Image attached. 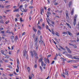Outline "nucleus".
Returning a JSON list of instances; mask_svg holds the SVG:
<instances>
[{"instance_id":"f257e3e1","label":"nucleus","mask_w":79,"mask_h":79,"mask_svg":"<svg viewBox=\"0 0 79 79\" xmlns=\"http://www.w3.org/2000/svg\"><path fill=\"white\" fill-rule=\"evenodd\" d=\"M37 39H38V37H36L35 42V46L36 47V50H38V47H39V45H37Z\"/></svg>"},{"instance_id":"f03ea898","label":"nucleus","mask_w":79,"mask_h":79,"mask_svg":"<svg viewBox=\"0 0 79 79\" xmlns=\"http://www.w3.org/2000/svg\"><path fill=\"white\" fill-rule=\"evenodd\" d=\"M40 40L39 41L40 44H44V41L42 40V36H40Z\"/></svg>"},{"instance_id":"7ed1b4c3","label":"nucleus","mask_w":79,"mask_h":79,"mask_svg":"<svg viewBox=\"0 0 79 79\" xmlns=\"http://www.w3.org/2000/svg\"><path fill=\"white\" fill-rule=\"evenodd\" d=\"M24 56H26V58L27 59H28V58L27 57V51H25V52H24Z\"/></svg>"},{"instance_id":"20e7f679","label":"nucleus","mask_w":79,"mask_h":79,"mask_svg":"<svg viewBox=\"0 0 79 79\" xmlns=\"http://www.w3.org/2000/svg\"><path fill=\"white\" fill-rule=\"evenodd\" d=\"M65 13L66 18L68 19L69 18V13H68V11L67 10H65Z\"/></svg>"},{"instance_id":"39448f33","label":"nucleus","mask_w":79,"mask_h":79,"mask_svg":"<svg viewBox=\"0 0 79 79\" xmlns=\"http://www.w3.org/2000/svg\"><path fill=\"white\" fill-rule=\"evenodd\" d=\"M76 57H77L76 56H74L73 57H70V58L72 59H75L78 60H79V58H76Z\"/></svg>"},{"instance_id":"423d86ee","label":"nucleus","mask_w":79,"mask_h":79,"mask_svg":"<svg viewBox=\"0 0 79 79\" xmlns=\"http://www.w3.org/2000/svg\"><path fill=\"white\" fill-rule=\"evenodd\" d=\"M76 19H74L73 20V25L74 26L76 25Z\"/></svg>"},{"instance_id":"0eeeda50","label":"nucleus","mask_w":79,"mask_h":79,"mask_svg":"<svg viewBox=\"0 0 79 79\" xmlns=\"http://www.w3.org/2000/svg\"><path fill=\"white\" fill-rule=\"evenodd\" d=\"M69 72V71L65 70V75H67L68 76H69V74H68Z\"/></svg>"},{"instance_id":"6e6552de","label":"nucleus","mask_w":79,"mask_h":79,"mask_svg":"<svg viewBox=\"0 0 79 79\" xmlns=\"http://www.w3.org/2000/svg\"><path fill=\"white\" fill-rule=\"evenodd\" d=\"M19 9H16L13 10V12H18Z\"/></svg>"},{"instance_id":"1a4fd4ad","label":"nucleus","mask_w":79,"mask_h":79,"mask_svg":"<svg viewBox=\"0 0 79 79\" xmlns=\"http://www.w3.org/2000/svg\"><path fill=\"white\" fill-rule=\"evenodd\" d=\"M66 56H69V58H71V57H72V56L71 54H66Z\"/></svg>"},{"instance_id":"9d476101","label":"nucleus","mask_w":79,"mask_h":79,"mask_svg":"<svg viewBox=\"0 0 79 79\" xmlns=\"http://www.w3.org/2000/svg\"><path fill=\"white\" fill-rule=\"evenodd\" d=\"M66 24L68 26V27H69V28H70V29H71V25H70V24H69L68 23H66Z\"/></svg>"},{"instance_id":"9b49d317","label":"nucleus","mask_w":79,"mask_h":79,"mask_svg":"<svg viewBox=\"0 0 79 79\" xmlns=\"http://www.w3.org/2000/svg\"><path fill=\"white\" fill-rule=\"evenodd\" d=\"M70 13L71 15H73L74 14V9H73L70 12Z\"/></svg>"},{"instance_id":"f8f14e48","label":"nucleus","mask_w":79,"mask_h":79,"mask_svg":"<svg viewBox=\"0 0 79 79\" xmlns=\"http://www.w3.org/2000/svg\"><path fill=\"white\" fill-rule=\"evenodd\" d=\"M55 34L57 35V36H58L59 37L60 36V34H59V33H58V32H56L55 33Z\"/></svg>"},{"instance_id":"ddd939ff","label":"nucleus","mask_w":79,"mask_h":79,"mask_svg":"<svg viewBox=\"0 0 79 79\" xmlns=\"http://www.w3.org/2000/svg\"><path fill=\"white\" fill-rule=\"evenodd\" d=\"M72 4V2H70L69 4V8H70V7H71V5Z\"/></svg>"},{"instance_id":"4468645a","label":"nucleus","mask_w":79,"mask_h":79,"mask_svg":"<svg viewBox=\"0 0 79 79\" xmlns=\"http://www.w3.org/2000/svg\"><path fill=\"white\" fill-rule=\"evenodd\" d=\"M73 60H71L69 61H68L67 63H73Z\"/></svg>"},{"instance_id":"2eb2a0df","label":"nucleus","mask_w":79,"mask_h":79,"mask_svg":"<svg viewBox=\"0 0 79 79\" xmlns=\"http://www.w3.org/2000/svg\"><path fill=\"white\" fill-rule=\"evenodd\" d=\"M67 51L69 53H71V51L70 50V49H69L67 50Z\"/></svg>"},{"instance_id":"dca6fc26","label":"nucleus","mask_w":79,"mask_h":79,"mask_svg":"<svg viewBox=\"0 0 79 79\" xmlns=\"http://www.w3.org/2000/svg\"><path fill=\"white\" fill-rule=\"evenodd\" d=\"M35 57V60H39V57H38V56H36Z\"/></svg>"},{"instance_id":"f3484780","label":"nucleus","mask_w":79,"mask_h":79,"mask_svg":"<svg viewBox=\"0 0 79 79\" xmlns=\"http://www.w3.org/2000/svg\"><path fill=\"white\" fill-rule=\"evenodd\" d=\"M44 61H45V63H46V64H47V60L46 58H44Z\"/></svg>"},{"instance_id":"a211bd4d","label":"nucleus","mask_w":79,"mask_h":79,"mask_svg":"<svg viewBox=\"0 0 79 79\" xmlns=\"http://www.w3.org/2000/svg\"><path fill=\"white\" fill-rule=\"evenodd\" d=\"M76 42V40H70L71 43H72L73 42Z\"/></svg>"},{"instance_id":"6ab92c4d","label":"nucleus","mask_w":79,"mask_h":79,"mask_svg":"<svg viewBox=\"0 0 79 79\" xmlns=\"http://www.w3.org/2000/svg\"><path fill=\"white\" fill-rule=\"evenodd\" d=\"M39 62H42L43 61H42V58H40L39 60Z\"/></svg>"},{"instance_id":"aec40b11","label":"nucleus","mask_w":79,"mask_h":79,"mask_svg":"<svg viewBox=\"0 0 79 79\" xmlns=\"http://www.w3.org/2000/svg\"><path fill=\"white\" fill-rule=\"evenodd\" d=\"M33 31H34V32H37V30L34 28V27H33Z\"/></svg>"},{"instance_id":"412c9836","label":"nucleus","mask_w":79,"mask_h":79,"mask_svg":"<svg viewBox=\"0 0 79 79\" xmlns=\"http://www.w3.org/2000/svg\"><path fill=\"white\" fill-rule=\"evenodd\" d=\"M37 33L38 35H40V33H41V32H40V30H39L38 31Z\"/></svg>"},{"instance_id":"4be33fe9","label":"nucleus","mask_w":79,"mask_h":79,"mask_svg":"<svg viewBox=\"0 0 79 79\" xmlns=\"http://www.w3.org/2000/svg\"><path fill=\"white\" fill-rule=\"evenodd\" d=\"M47 18H48V17H49V12H47Z\"/></svg>"},{"instance_id":"5701e85b","label":"nucleus","mask_w":79,"mask_h":79,"mask_svg":"<svg viewBox=\"0 0 79 79\" xmlns=\"http://www.w3.org/2000/svg\"><path fill=\"white\" fill-rule=\"evenodd\" d=\"M61 75L62 76H63L64 78H65V76H64V73H62L61 74Z\"/></svg>"},{"instance_id":"b1692460","label":"nucleus","mask_w":79,"mask_h":79,"mask_svg":"<svg viewBox=\"0 0 79 79\" xmlns=\"http://www.w3.org/2000/svg\"><path fill=\"white\" fill-rule=\"evenodd\" d=\"M23 10H21V11L22 12H24V11L25 13H26V12L27 11L26 10H25L24 9H23Z\"/></svg>"},{"instance_id":"393cba45","label":"nucleus","mask_w":79,"mask_h":79,"mask_svg":"<svg viewBox=\"0 0 79 79\" xmlns=\"http://www.w3.org/2000/svg\"><path fill=\"white\" fill-rule=\"evenodd\" d=\"M10 39L12 40H13V39H14V36H11V37H10Z\"/></svg>"},{"instance_id":"a878e982","label":"nucleus","mask_w":79,"mask_h":79,"mask_svg":"<svg viewBox=\"0 0 79 79\" xmlns=\"http://www.w3.org/2000/svg\"><path fill=\"white\" fill-rule=\"evenodd\" d=\"M60 47V48H61V49H62V50H65V49L64 48H63V47H62V46H59Z\"/></svg>"},{"instance_id":"bb28decb","label":"nucleus","mask_w":79,"mask_h":79,"mask_svg":"<svg viewBox=\"0 0 79 79\" xmlns=\"http://www.w3.org/2000/svg\"><path fill=\"white\" fill-rule=\"evenodd\" d=\"M52 34L53 35H55V33H54V31H53V30H52Z\"/></svg>"},{"instance_id":"cd10ccee","label":"nucleus","mask_w":79,"mask_h":79,"mask_svg":"<svg viewBox=\"0 0 79 79\" xmlns=\"http://www.w3.org/2000/svg\"><path fill=\"white\" fill-rule=\"evenodd\" d=\"M68 33H69V35L70 36H71V35H72V34L69 32V31H68Z\"/></svg>"},{"instance_id":"c85d7f7f","label":"nucleus","mask_w":79,"mask_h":79,"mask_svg":"<svg viewBox=\"0 0 79 79\" xmlns=\"http://www.w3.org/2000/svg\"><path fill=\"white\" fill-rule=\"evenodd\" d=\"M5 58H7V59H8V58H9V56H8V55H6V57Z\"/></svg>"},{"instance_id":"c756f323","label":"nucleus","mask_w":79,"mask_h":79,"mask_svg":"<svg viewBox=\"0 0 79 79\" xmlns=\"http://www.w3.org/2000/svg\"><path fill=\"white\" fill-rule=\"evenodd\" d=\"M38 27L39 28V29H40V30L42 29V27H40V26L39 25H38Z\"/></svg>"},{"instance_id":"7c9ffc66","label":"nucleus","mask_w":79,"mask_h":79,"mask_svg":"<svg viewBox=\"0 0 79 79\" xmlns=\"http://www.w3.org/2000/svg\"><path fill=\"white\" fill-rule=\"evenodd\" d=\"M45 27H46V28L47 29H49V27H48V25H46V26Z\"/></svg>"},{"instance_id":"2f4dec72","label":"nucleus","mask_w":79,"mask_h":79,"mask_svg":"<svg viewBox=\"0 0 79 79\" xmlns=\"http://www.w3.org/2000/svg\"><path fill=\"white\" fill-rule=\"evenodd\" d=\"M29 8H30V9H32V8H34V6H30L29 7Z\"/></svg>"},{"instance_id":"473e14b6","label":"nucleus","mask_w":79,"mask_h":79,"mask_svg":"<svg viewBox=\"0 0 79 79\" xmlns=\"http://www.w3.org/2000/svg\"><path fill=\"white\" fill-rule=\"evenodd\" d=\"M32 53H34V54L36 53V51L35 50H33Z\"/></svg>"},{"instance_id":"72a5a7b5","label":"nucleus","mask_w":79,"mask_h":79,"mask_svg":"<svg viewBox=\"0 0 79 79\" xmlns=\"http://www.w3.org/2000/svg\"><path fill=\"white\" fill-rule=\"evenodd\" d=\"M27 69L28 72H29V71H30V67H28L27 68Z\"/></svg>"},{"instance_id":"f704fd0d","label":"nucleus","mask_w":79,"mask_h":79,"mask_svg":"<svg viewBox=\"0 0 79 79\" xmlns=\"http://www.w3.org/2000/svg\"><path fill=\"white\" fill-rule=\"evenodd\" d=\"M41 12H44V9L42 7L41 8Z\"/></svg>"},{"instance_id":"c9c22d12","label":"nucleus","mask_w":79,"mask_h":79,"mask_svg":"<svg viewBox=\"0 0 79 79\" xmlns=\"http://www.w3.org/2000/svg\"><path fill=\"white\" fill-rule=\"evenodd\" d=\"M37 64H35V65L34 68H37Z\"/></svg>"},{"instance_id":"e433bc0d","label":"nucleus","mask_w":79,"mask_h":79,"mask_svg":"<svg viewBox=\"0 0 79 79\" xmlns=\"http://www.w3.org/2000/svg\"><path fill=\"white\" fill-rule=\"evenodd\" d=\"M0 23H1L2 24H4V22H3V21L2 20H1Z\"/></svg>"},{"instance_id":"4c0bfd02","label":"nucleus","mask_w":79,"mask_h":79,"mask_svg":"<svg viewBox=\"0 0 79 79\" xmlns=\"http://www.w3.org/2000/svg\"><path fill=\"white\" fill-rule=\"evenodd\" d=\"M77 15H75L74 17V19H76V18H77Z\"/></svg>"},{"instance_id":"58836bf2","label":"nucleus","mask_w":79,"mask_h":79,"mask_svg":"<svg viewBox=\"0 0 79 79\" xmlns=\"http://www.w3.org/2000/svg\"><path fill=\"white\" fill-rule=\"evenodd\" d=\"M57 76H58V73L57 72L56 73V75H55V77L56 78H57Z\"/></svg>"},{"instance_id":"ea45409f","label":"nucleus","mask_w":79,"mask_h":79,"mask_svg":"<svg viewBox=\"0 0 79 79\" xmlns=\"http://www.w3.org/2000/svg\"><path fill=\"white\" fill-rule=\"evenodd\" d=\"M17 62L18 64H19V59H17Z\"/></svg>"},{"instance_id":"a19ab883","label":"nucleus","mask_w":79,"mask_h":79,"mask_svg":"<svg viewBox=\"0 0 79 79\" xmlns=\"http://www.w3.org/2000/svg\"><path fill=\"white\" fill-rule=\"evenodd\" d=\"M1 52L2 53V54H3L4 53V52L2 50L1 51Z\"/></svg>"},{"instance_id":"79ce46f5","label":"nucleus","mask_w":79,"mask_h":79,"mask_svg":"<svg viewBox=\"0 0 79 79\" xmlns=\"http://www.w3.org/2000/svg\"><path fill=\"white\" fill-rule=\"evenodd\" d=\"M47 60L48 61V64H49V63H50V61L49 60L48 58H47Z\"/></svg>"},{"instance_id":"37998d69","label":"nucleus","mask_w":79,"mask_h":79,"mask_svg":"<svg viewBox=\"0 0 79 79\" xmlns=\"http://www.w3.org/2000/svg\"><path fill=\"white\" fill-rule=\"evenodd\" d=\"M42 26L43 27H45V23H43V24H42Z\"/></svg>"},{"instance_id":"c03bdc74","label":"nucleus","mask_w":79,"mask_h":79,"mask_svg":"<svg viewBox=\"0 0 79 79\" xmlns=\"http://www.w3.org/2000/svg\"><path fill=\"white\" fill-rule=\"evenodd\" d=\"M2 34H5V31H1Z\"/></svg>"},{"instance_id":"a18cd8bd","label":"nucleus","mask_w":79,"mask_h":79,"mask_svg":"<svg viewBox=\"0 0 79 79\" xmlns=\"http://www.w3.org/2000/svg\"><path fill=\"white\" fill-rule=\"evenodd\" d=\"M73 47L74 48H77V46L76 45V44H74L73 45Z\"/></svg>"},{"instance_id":"49530a36","label":"nucleus","mask_w":79,"mask_h":79,"mask_svg":"<svg viewBox=\"0 0 79 79\" xmlns=\"http://www.w3.org/2000/svg\"><path fill=\"white\" fill-rule=\"evenodd\" d=\"M4 61H5V62H8V59H6L4 60Z\"/></svg>"},{"instance_id":"de8ad7c7","label":"nucleus","mask_w":79,"mask_h":79,"mask_svg":"<svg viewBox=\"0 0 79 79\" xmlns=\"http://www.w3.org/2000/svg\"><path fill=\"white\" fill-rule=\"evenodd\" d=\"M41 64L42 66H44V62L42 61L41 62Z\"/></svg>"},{"instance_id":"09e8293b","label":"nucleus","mask_w":79,"mask_h":79,"mask_svg":"<svg viewBox=\"0 0 79 79\" xmlns=\"http://www.w3.org/2000/svg\"><path fill=\"white\" fill-rule=\"evenodd\" d=\"M31 53L32 56L33 57L34 56V54H33V53H32V52H31Z\"/></svg>"},{"instance_id":"8fccbe9b","label":"nucleus","mask_w":79,"mask_h":79,"mask_svg":"<svg viewBox=\"0 0 79 79\" xmlns=\"http://www.w3.org/2000/svg\"><path fill=\"white\" fill-rule=\"evenodd\" d=\"M10 5H7L6 6V8H8L10 7Z\"/></svg>"},{"instance_id":"3c124183","label":"nucleus","mask_w":79,"mask_h":79,"mask_svg":"<svg viewBox=\"0 0 79 79\" xmlns=\"http://www.w3.org/2000/svg\"><path fill=\"white\" fill-rule=\"evenodd\" d=\"M2 30H3V28L1 27L0 28V31H2Z\"/></svg>"},{"instance_id":"603ef678","label":"nucleus","mask_w":79,"mask_h":79,"mask_svg":"<svg viewBox=\"0 0 79 79\" xmlns=\"http://www.w3.org/2000/svg\"><path fill=\"white\" fill-rule=\"evenodd\" d=\"M32 10H31L30 12V15H32Z\"/></svg>"},{"instance_id":"864d4df0","label":"nucleus","mask_w":79,"mask_h":79,"mask_svg":"<svg viewBox=\"0 0 79 79\" xmlns=\"http://www.w3.org/2000/svg\"><path fill=\"white\" fill-rule=\"evenodd\" d=\"M34 55L35 57L36 56H37V53L35 54Z\"/></svg>"},{"instance_id":"5fc2aeb1","label":"nucleus","mask_w":79,"mask_h":79,"mask_svg":"<svg viewBox=\"0 0 79 79\" xmlns=\"http://www.w3.org/2000/svg\"><path fill=\"white\" fill-rule=\"evenodd\" d=\"M8 23H9V21H6L5 22V23H6V24H8Z\"/></svg>"},{"instance_id":"6e6d98bb","label":"nucleus","mask_w":79,"mask_h":79,"mask_svg":"<svg viewBox=\"0 0 79 79\" xmlns=\"http://www.w3.org/2000/svg\"><path fill=\"white\" fill-rule=\"evenodd\" d=\"M25 34H26V32H23V33H22V35L23 36Z\"/></svg>"},{"instance_id":"4d7b16f0","label":"nucleus","mask_w":79,"mask_h":79,"mask_svg":"<svg viewBox=\"0 0 79 79\" xmlns=\"http://www.w3.org/2000/svg\"><path fill=\"white\" fill-rule=\"evenodd\" d=\"M16 71L17 73H18V72H19V69H16Z\"/></svg>"},{"instance_id":"13d9d810","label":"nucleus","mask_w":79,"mask_h":79,"mask_svg":"<svg viewBox=\"0 0 79 79\" xmlns=\"http://www.w3.org/2000/svg\"><path fill=\"white\" fill-rule=\"evenodd\" d=\"M58 4V2H56L55 3L54 5H57Z\"/></svg>"},{"instance_id":"bf43d9fd","label":"nucleus","mask_w":79,"mask_h":79,"mask_svg":"<svg viewBox=\"0 0 79 79\" xmlns=\"http://www.w3.org/2000/svg\"><path fill=\"white\" fill-rule=\"evenodd\" d=\"M31 77H34V74H32L31 75Z\"/></svg>"},{"instance_id":"052dcab7","label":"nucleus","mask_w":79,"mask_h":79,"mask_svg":"<svg viewBox=\"0 0 79 79\" xmlns=\"http://www.w3.org/2000/svg\"><path fill=\"white\" fill-rule=\"evenodd\" d=\"M51 23H52V24H53L54 25H55V23L54 22L52 21Z\"/></svg>"},{"instance_id":"680f3d73","label":"nucleus","mask_w":79,"mask_h":79,"mask_svg":"<svg viewBox=\"0 0 79 79\" xmlns=\"http://www.w3.org/2000/svg\"><path fill=\"white\" fill-rule=\"evenodd\" d=\"M20 21L21 22H23V20H22V18H20Z\"/></svg>"},{"instance_id":"e2e57ef3","label":"nucleus","mask_w":79,"mask_h":79,"mask_svg":"<svg viewBox=\"0 0 79 79\" xmlns=\"http://www.w3.org/2000/svg\"><path fill=\"white\" fill-rule=\"evenodd\" d=\"M15 39L16 40H18V37H17V36H16Z\"/></svg>"},{"instance_id":"0e129e2a","label":"nucleus","mask_w":79,"mask_h":79,"mask_svg":"<svg viewBox=\"0 0 79 79\" xmlns=\"http://www.w3.org/2000/svg\"><path fill=\"white\" fill-rule=\"evenodd\" d=\"M54 63H55V61L53 60L51 63V64H54Z\"/></svg>"},{"instance_id":"69168bd1","label":"nucleus","mask_w":79,"mask_h":79,"mask_svg":"<svg viewBox=\"0 0 79 79\" xmlns=\"http://www.w3.org/2000/svg\"><path fill=\"white\" fill-rule=\"evenodd\" d=\"M29 79H32V77H31V76H29Z\"/></svg>"},{"instance_id":"338daca9","label":"nucleus","mask_w":79,"mask_h":79,"mask_svg":"<svg viewBox=\"0 0 79 79\" xmlns=\"http://www.w3.org/2000/svg\"><path fill=\"white\" fill-rule=\"evenodd\" d=\"M69 45H70L71 46H73V44H71V43H69Z\"/></svg>"},{"instance_id":"774afa93","label":"nucleus","mask_w":79,"mask_h":79,"mask_svg":"<svg viewBox=\"0 0 79 79\" xmlns=\"http://www.w3.org/2000/svg\"><path fill=\"white\" fill-rule=\"evenodd\" d=\"M9 54L10 55H11V52L10 51H9Z\"/></svg>"}]
</instances>
